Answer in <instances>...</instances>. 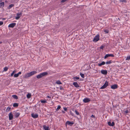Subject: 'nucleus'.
<instances>
[{
    "label": "nucleus",
    "instance_id": "obj_13",
    "mask_svg": "<svg viewBox=\"0 0 130 130\" xmlns=\"http://www.w3.org/2000/svg\"><path fill=\"white\" fill-rule=\"evenodd\" d=\"M83 102L85 103H87L90 101V100L88 98L84 99L83 100Z\"/></svg>",
    "mask_w": 130,
    "mask_h": 130
},
{
    "label": "nucleus",
    "instance_id": "obj_28",
    "mask_svg": "<svg viewBox=\"0 0 130 130\" xmlns=\"http://www.w3.org/2000/svg\"><path fill=\"white\" fill-rule=\"evenodd\" d=\"M111 63V60L109 61H107L106 62V64H110Z\"/></svg>",
    "mask_w": 130,
    "mask_h": 130
},
{
    "label": "nucleus",
    "instance_id": "obj_41",
    "mask_svg": "<svg viewBox=\"0 0 130 130\" xmlns=\"http://www.w3.org/2000/svg\"><path fill=\"white\" fill-rule=\"evenodd\" d=\"M70 114L72 116L73 115V113L71 111H70Z\"/></svg>",
    "mask_w": 130,
    "mask_h": 130
},
{
    "label": "nucleus",
    "instance_id": "obj_2",
    "mask_svg": "<svg viewBox=\"0 0 130 130\" xmlns=\"http://www.w3.org/2000/svg\"><path fill=\"white\" fill-rule=\"evenodd\" d=\"M48 73L47 72H45L42 73L37 75L36 77L38 79H39L42 77L43 76L47 75Z\"/></svg>",
    "mask_w": 130,
    "mask_h": 130
},
{
    "label": "nucleus",
    "instance_id": "obj_18",
    "mask_svg": "<svg viewBox=\"0 0 130 130\" xmlns=\"http://www.w3.org/2000/svg\"><path fill=\"white\" fill-rule=\"evenodd\" d=\"M105 63L104 61H103L101 63H99L98 64V66H101L102 65H104L105 64Z\"/></svg>",
    "mask_w": 130,
    "mask_h": 130
},
{
    "label": "nucleus",
    "instance_id": "obj_36",
    "mask_svg": "<svg viewBox=\"0 0 130 130\" xmlns=\"http://www.w3.org/2000/svg\"><path fill=\"white\" fill-rule=\"evenodd\" d=\"M3 24V21H0V26L2 25Z\"/></svg>",
    "mask_w": 130,
    "mask_h": 130
},
{
    "label": "nucleus",
    "instance_id": "obj_27",
    "mask_svg": "<svg viewBox=\"0 0 130 130\" xmlns=\"http://www.w3.org/2000/svg\"><path fill=\"white\" fill-rule=\"evenodd\" d=\"M80 75L82 78H84V74H83L82 73H80Z\"/></svg>",
    "mask_w": 130,
    "mask_h": 130
},
{
    "label": "nucleus",
    "instance_id": "obj_44",
    "mask_svg": "<svg viewBox=\"0 0 130 130\" xmlns=\"http://www.w3.org/2000/svg\"><path fill=\"white\" fill-rule=\"evenodd\" d=\"M21 73V72H19L18 74V75H19V74H20Z\"/></svg>",
    "mask_w": 130,
    "mask_h": 130
},
{
    "label": "nucleus",
    "instance_id": "obj_42",
    "mask_svg": "<svg viewBox=\"0 0 130 130\" xmlns=\"http://www.w3.org/2000/svg\"><path fill=\"white\" fill-rule=\"evenodd\" d=\"M63 109L65 111H66L67 110V108L65 107H64Z\"/></svg>",
    "mask_w": 130,
    "mask_h": 130
},
{
    "label": "nucleus",
    "instance_id": "obj_37",
    "mask_svg": "<svg viewBox=\"0 0 130 130\" xmlns=\"http://www.w3.org/2000/svg\"><path fill=\"white\" fill-rule=\"evenodd\" d=\"M120 2H126V1L125 0H120Z\"/></svg>",
    "mask_w": 130,
    "mask_h": 130
},
{
    "label": "nucleus",
    "instance_id": "obj_31",
    "mask_svg": "<svg viewBox=\"0 0 130 130\" xmlns=\"http://www.w3.org/2000/svg\"><path fill=\"white\" fill-rule=\"evenodd\" d=\"M8 69V68L7 67H5L4 68V71H7Z\"/></svg>",
    "mask_w": 130,
    "mask_h": 130
},
{
    "label": "nucleus",
    "instance_id": "obj_17",
    "mask_svg": "<svg viewBox=\"0 0 130 130\" xmlns=\"http://www.w3.org/2000/svg\"><path fill=\"white\" fill-rule=\"evenodd\" d=\"M20 114V113H19L15 112L14 115L15 117L18 118Z\"/></svg>",
    "mask_w": 130,
    "mask_h": 130
},
{
    "label": "nucleus",
    "instance_id": "obj_40",
    "mask_svg": "<svg viewBox=\"0 0 130 130\" xmlns=\"http://www.w3.org/2000/svg\"><path fill=\"white\" fill-rule=\"evenodd\" d=\"M104 48V46H101L100 47V48L103 49Z\"/></svg>",
    "mask_w": 130,
    "mask_h": 130
},
{
    "label": "nucleus",
    "instance_id": "obj_48",
    "mask_svg": "<svg viewBox=\"0 0 130 130\" xmlns=\"http://www.w3.org/2000/svg\"><path fill=\"white\" fill-rule=\"evenodd\" d=\"M60 90H61L62 89H61V88H60Z\"/></svg>",
    "mask_w": 130,
    "mask_h": 130
},
{
    "label": "nucleus",
    "instance_id": "obj_24",
    "mask_svg": "<svg viewBox=\"0 0 130 130\" xmlns=\"http://www.w3.org/2000/svg\"><path fill=\"white\" fill-rule=\"evenodd\" d=\"M11 107H7V108L6 109V112H8L10 111V110L11 109Z\"/></svg>",
    "mask_w": 130,
    "mask_h": 130
},
{
    "label": "nucleus",
    "instance_id": "obj_8",
    "mask_svg": "<svg viewBox=\"0 0 130 130\" xmlns=\"http://www.w3.org/2000/svg\"><path fill=\"white\" fill-rule=\"evenodd\" d=\"M9 117L10 120H11L13 118V116L11 112L9 114Z\"/></svg>",
    "mask_w": 130,
    "mask_h": 130
},
{
    "label": "nucleus",
    "instance_id": "obj_39",
    "mask_svg": "<svg viewBox=\"0 0 130 130\" xmlns=\"http://www.w3.org/2000/svg\"><path fill=\"white\" fill-rule=\"evenodd\" d=\"M125 112L126 113H127L128 112V111L127 110H126L125 111Z\"/></svg>",
    "mask_w": 130,
    "mask_h": 130
},
{
    "label": "nucleus",
    "instance_id": "obj_32",
    "mask_svg": "<svg viewBox=\"0 0 130 130\" xmlns=\"http://www.w3.org/2000/svg\"><path fill=\"white\" fill-rule=\"evenodd\" d=\"M19 75H18V74H15L14 75V77H18L19 76Z\"/></svg>",
    "mask_w": 130,
    "mask_h": 130
},
{
    "label": "nucleus",
    "instance_id": "obj_46",
    "mask_svg": "<svg viewBox=\"0 0 130 130\" xmlns=\"http://www.w3.org/2000/svg\"><path fill=\"white\" fill-rule=\"evenodd\" d=\"M47 97L48 98H51V97H50V96H47Z\"/></svg>",
    "mask_w": 130,
    "mask_h": 130
},
{
    "label": "nucleus",
    "instance_id": "obj_34",
    "mask_svg": "<svg viewBox=\"0 0 130 130\" xmlns=\"http://www.w3.org/2000/svg\"><path fill=\"white\" fill-rule=\"evenodd\" d=\"M75 112L76 113V114L77 115H79V113L76 110H75Z\"/></svg>",
    "mask_w": 130,
    "mask_h": 130
},
{
    "label": "nucleus",
    "instance_id": "obj_22",
    "mask_svg": "<svg viewBox=\"0 0 130 130\" xmlns=\"http://www.w3.org/2000/svg\"><path fill=\"white\" fill-rule=\"evenodd\" d=\"M18 106V104L17 103H14L13 105L14 107H17Z\"/></svg>",
    "mask_w": 130,
    "mask_h": 130
},
{
    "label": "nucleus",
    "instance_id": "obj_23",
    "mask_svg": "<svg viewBox=\"0 0 130 130\" xmlns=\"http://www.w3.org/2000/svg\"><path fill=\"white\" fill-rule=\"evenodd\" d=\"M31 95V94L30 93H28L27 95V97L28 99H29L30 98Z\"/></svg>",
    "mask_w": 130,
    "mask_h": 130
},
{
    "label": "nucleus",
    "instance_id": "obj_12",
    "mask_svg": "<svg viewBox=\"0 0 130 130\" xmlns=\"http://www.w3.org/2000/svg\"><path fill=\"white\" fill-rule=\"evenodd\" d=\"M118 86L117 85H114L111 86V88L113 89H115L117 88Z\"/></svg>",
    "mask_w": 130,
    "mask_h": 130
},
{
    "label": "nucleus",
    "instance_id": "obj_43",
    "mask_svg": "<svg viewBox=\"0 0 130 130\" xmlns=\"http://www.w3.org/2000/svg\"><path fill=\"white\" fill-rule=\"evenodd\" d=\"M91 117L92 118H94V116L93 115H91Z\"/></svg>",
    "mask_w": 130,
    "mask_h": 130
},
{
    "label": "nucleus",
    "instance_id": "obj_47",
    "mask_svg": "<svg viewBox=\"0 0 130 130\" xmlns=\"http://www.w3.org/2000/svg\"><path fill=\"white\" fill-rule=\"evenodd\" d=\"M2 1V0H0V3H1Z\"/></svg>",
    "mask_w": 130,
    "mask_h": 130
},
{
    "label": "nucleus",
    "instance_id": "obj_9",
    "mask_svg": "<svg viewBox=\"0 0 130 130\" xmlns=\"http://www.w3.org/2000/svg\"><path fill=\"white\" fill-rule=\"evenodd\" d=\"M101 73L104 75H106L107 73V71L106 70H102L101 71Z\"/></svg>",
    "mask_w": 130,
    "mask_h": 130
},
{
    "label": "nucleus",
    "instance_id": "obj_21",
    "mask_svg": "<svg viewBox=\"0 0 130 130\" xmlns=\"http://www.w3.org/2000/svg\"><path fill=\"white\" fill-rule=\"evenodd\" d=\"M43 127L45 130H48V127H47L45 125H44Z\"/></svg>",
    "mask_w": 130,
    "mask_h": 130
},
{
    "label": "nucleus",
    "instance_id": "obj_25",
    "mask_svg": "<svg viewBox=\"0 0 130 130\" xmlns=\"http://www.w3.org/2000/svg\"><path fill=\"white\" fill-rule=\"evenodd\" d=\"M12 97L16 99H18V97L17 95H12Z\"/></svg>",
    "mask_w": 130,
    "mask_h": 130
},
{
    "label": "nucleus",
    "instance_id": "obj_5",
    "mask_svg": "<svg viewBox=\"0 0 130 130\" xmlns=\"http://www.w3.org/2000/svg\"><path fill=\"white\" fill-rule=\"evenodd\" d=\"M22 15V13H17V17L15 18V19L16 20L19 19Z\"/></svg>",
    "mask_w": 130,
    "mask_h": 130
},
{
    "label": "nucleus",
    "instance_id": "obj_45",
    "mask_svg": "<svg viewBox=\"0 0 130 130\" xmlns=\"http://www.w3.org/2000/svg\"><path fill=\"white\" fill-rule=\"evenodd\" d=\"M62 112L63 113H65V112L64 111H63V110L62 111Z\"/></svg>",
    "mask_w": 130,
    "mask_h": 130
},
{
    "label": "nucleus",
    "instance_id": "obj_7",
    "mask_svg": "<svg viewBox=\"0 0 130 130\" xmlns=\"http://www.w3.org/2000/svg\"><path fill=\"white\" fill-rule=\"evenodd\" d=\"M16 23H13L10 24L8 25V27L13 28L15 25Z\"/></svg>",
    "mask_w": 130,
    "mask_h": 130
},
{
    "label": "nucleus",
    "instance_id": "obj_3",
    "mask_svg": "<svg viewBox=\"0 0 130 130\" xmlns=\"http://www.w3.org/2000/svg\"><path fill=\"white\" fill-rule=\"evenodd\" d=\"M100 36L99 35H97L94 38L93 41L96 42L99 41V40Z\"/></svg>",
    "mask_w": 130,
    "mask_h": 130
},
{
    "label": "nucleus",
    "instance_id": "obj_35",
    "mask_svg": "<svg viewBox=\"0 0 130 130\" xmlns=\"http://www.w3.org/2000/svg\"><path fill=\"white\" fill-rule=\"evenodd\" d=\"M104 31L106 33V34L108 33L109 32V31L108 30H105Z\"/></svg>",
    "mask_w": 130,
    "mask_h": 130
},
{
    "label": "nucleus",
    "instance_id": "obj_29",
    "mask_svg": "<svg viewBox=\"0 0 130 130\" xmlns=\"http://www.w3.org/2000/svg\"><path fill=\"white\" fill-rule=\"evenodd\" d=\"M61 108V106L60 105H58V106L57 108L56 109V111H57Z\"/></svg>",
    "mask_w": 130,
    "mask_h": 130
},
{
    "label": "nucleus",
    "instance_id": "obj_33",
    "mask_svg": "<svg viewBox=\"0 0 130 130\" xmlns=\"http://www.w3.org/2000/svg\"><path fill=\"white\" fill-rule=\"evenodd\" d=\"M16 71H13V72L11 73V76H13V74H14V73H15Z\"/></svg>",
    "mask_w": 130,
    "mask_h": 130
},
{
    "label": "nucleus",
    "instance_id": "obj_1",
    "mask_svg": "<svg viewBox=\"0 0 130 130\" xmlns=\"http://www.w3.org/2000/svg\"><path fill=\"white\" fill-rule=\"evenodd\" d=\"M37 73V72L36 71H33L29 73H26L24 76V77L25 78H26L36 73Z\"/></svg>",
    "mask_w": 130,
    "mask_h": 130
},
{
    "label": "nucleus",
    "instance_id": "obj_38",
    "mask_svg": "<svg viewBox=\"0 0 130 130\" xmlns=\"http://www.w3.org/2000/svg\"><path fill=\"white\" fill-rule=\"evenodd\" d=\"M74 79H76L78 80L79 79V77H74Z\"/></svg>",
    "mask_w": 130,
    "mask_h": 130
},
{
    "label": "nucleus",
    "instance_id": "obj_20",
    "mask_svg": "<svg viewBox=\"0 0 130 130\" xmlns=\"http://www.w3.org/2000/svg\"><path fill=\"white\" fill-rule=\"evenodd\" d=\"M56 83L58 85H60L62 84V83L60 82V80H58L56 82Z\"/></svg>",
    "mask_w": 130,
    "mask_h": 130
},
{
    "label": "nucleus",
    "instance_id": "obj_6",
    "mask_svg": "<svg viewBox=\"0 0 130 130\" xmlns=\"http://www.w3.org/2000/svg\"><path fill=\"white\" fill-rule=\"evenodd\" d=\"M108 57H113L114 55L112 54H106L104 57V58L106 59Z\"/></svg>",
    "mask_w": 130,
    "mask_h": 130
},
{
    "label": "nucleus",
    "instance_id": "obj_11",
    "mask_svg": "<svg viewBox=\"0 0 130 130\" xmlns=\"http://www.w3.org/2000/svg\"><path fill=\"white\" fill-rule=\"evenodd\" d=\"M108 124L110 126H113L115 125V123L113 122H112V123L110 122H108Z\"/></svg>",
    "mask_w": 130,
    "mask_h": 130
},
{
    "label": "nucleus",
    "instance_id": "obj_19",
    "mask_svg": "<svg viewBox=\"0 0 130 130\" xmlns=\"http://www.w3.org/2000/svg\"><path fill=\"white\" fill-rule=\"evenodd\" d=\"M14 6V5L13 4H11L8 7V9H10L11 8L13 7Z\"/></svg>",
    "mask_w": 130,
    "mask_h": 130
},
{
    "label": "nucleus",
    "instance_id": "obj_4",
    "mask_svg": "<svg viewBox=\"0 0 130 130\" xmlns=\"http://www.w3.org/2000/svg\"><path fill=\"white\" fill-rule=\"evenodd\" d=\"M108 82L106 81L104 85L100 88V89H102L105 88L108 86Z\"/></svg>",
    "mask_w": 130,
    "mask_h": 130
},
{
    "label": "nucleus",
    "instance_id": "obj_30",
    "mask_svg": "<svg viewBox=\"0 0 130 130\" xmlns=\"http://www.w3.org/2000/svg\"><path fill=\"white\" fill-rule=\"evenodd\" d=\"M130 59V56H127L126 59V60H129Z\"/></svg>",
    "mask_w": 130,
    "mask_h": 130
},
{
    "label": "nucleus",
    "instance_id": "obj_15",
    "mask_svg": "<svg viewBox=\"0 0 130 130\" xmlns=\"http://www.w3.org/2000/svg\"><path fill=\"white\" fill-rule=\"evenodd\" d=\"M73 85H74L75 87L77 88L79 87V86L77 82H74L73 83Z\"/></svg>",
    "mask_w": 130,
    "mask_h": 130
},
{
    "label": "nucleus",
    "instance_id": "obj_26",
    "mask_svg": "<svg viewBox=\"0 0 130 130\" xmlns=\"http://www.w3.org/2000/svg\"><path fill=\"white\" fill-rule=\"evenodd\" d=\"M40 102L42 103H45L46 102L45 100H41L40 101Z\"/></svg>",
    "mask_w": 130,
    "mask_h": 130
},
{
    "label": "nucleus",
    "instance_id": "obj_10",
    "mask_svg": "<svg viewBox=\"0 0 130 130\" xmlns=\"http://www.w3.org/2000/svg\"><path fill=\"white\" fill-rule=\"evenodd\" d=\"M32 117L34 118H37L38 117V115L37 114H35L34 113H32L31 115Z\"/></svg>",
    "mask_w": 130,
    "mask_h": 130
},
{
    "label": "nucleus",
    "instance_id": "obj_16",
    "mask_svg": "<svg viewBox=\"0 0 130 130\" xmlns=\"http://www.w3.org/2000/svg\"><path fill=\"white\" fill-rule=\"evenodd\" d=\"M4 5V2H1L0 3V8H3Z\"/></svg>",
    "mask_w": 130,
    "mask_h": 130
},
{
    "label": "nucleus",
    "instance_id": "obj_14",
    "mask_svg": "<svg viewBox=\"0 0 130 130\" xmlns=\"http://www.w3.org/2000/svg\"><path fill=\"white\" fill-rule=\"evenodd\" d=\"M73 123L70 122L69 121H67L66 123V125L67 124L68 125H69L71 126L73 124Z\"/></svg>",
    "mask_w": 130,
    "mask_h": 130
}]
</instances>
